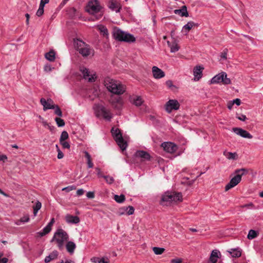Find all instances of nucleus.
Wrapping results in <instances>:
<instances>
[{"label":"nucleus","instance_id":"f257e3e1","mask_svg":"<svg viewBox=\"0 0 263 263\" xmlns=\"http://www.w3.org/2000/svg\"><path fill=\"white\" fill-rule=\"evenodd\" d=\"M104 84L108 91L118 96L123 94L126 91V87L120 82L106 77L104 80Z\"/></svg>","mask_w":263,"mask_h":263},{"label":"nucleus","instance_id":"f03ea898","mask_svg":"<svg viewBox=\"0 0 263 263\" xmlns=\"http://www.w3.org/2000/svg\"><path fill=\"white\" fill-rule=\"evenodd\" d=\"M112 34L113 37L116 40L120 42L132 43L136 41L135 37L133 35L122 31L117 27L113 28Z\"/></svg>","mask_w":263,"mask_h":263},{"label":"nucleus","instance_id":"7ed1b4c3","mask_svg":"<svg viewBox=\"0 0 263 263\" xmlns=\"http://www.w3.org/2000/svg\"><path fill=\"white\" fill-rule=\"evenodd\" d=\"M69 236L66 232L62 229H58L54 233L53 237L50 240L51 242L56 241L58 247L60 250H62L64 247V243L68 240Z\"/></svg>","mask_w":263,"mask_h":263},{"label":"nucleus","instance_id":"20e7f679","mask_svg":"<svg viewBox=\"0 0 263 263\" xmlns=\"http://www.w3.org/2000/svg\"><path fill=\"white\" fill-rule=\"evenodd\" d=\"M182 201V195L180 193L165 192L162 195L160 204L163 205H167L172 202Z\"/></svg>","mask_w":263,"mask_h":263},{"label":"nucleus","instance_id":"39448f33","mask_svg":"<svg viewBox=\"0 0 263 263\" xmlns=\"http://www.w3.org/2000/svg\"><path fill=\"white\" fill-rule=\"evenodd\" d=\"M111 133L122 151L125 150L127 146V144L126 142L124 140L122 135L119 129L112 127L111 129Z\"/></svg>","mask_w":263,"mask_h":263},{"label":"nucleus","instance_id":"423d86ee","mask_svg":"<svg viewBox=\"0 0 263 263\" xmlns=\"http://www.w3.org/2000/svg\"><path fill=\"white\" fill-rule=\"evenodd\" d=\"M96 112L97 117H102L108 121H110L113 117L110 110L102 105L96 106Z\"/></svg>","mask_w":263,"mask_h":263},{"label":"nucleus","instance_id":"0eeeda50","mask_svg":"<svg viewBox=\"0 0 263 263\" xmlns=\"http://www.w3.org/2000/svg\"><path fill=\"white\" fill-rule=\"evenodd\" d=\"M75 44L77 50L83 57H87L92 50L89 45L86 44L82 40H77L75 41Z\"/></svg>","mask_w":263,"mask_h":263},{"label":"nucleus","instance_id":"6e6552de","mask_svg":"<svg viewBox=\"0 0 263 263\" xmlns=\"http://www.w3.org/2000/svg\"><path fill=\"white\" fill-rule=\"evenodd\" d=\"M231 81L230 79L227 78V74L224 72H222L214 76L211 80V83L216 84L222 83L223 84H230Z\"/></svg>","mask_w":263,"mask_h":263},{"label":"nucleus","instance_id":"1a4fd4ad","mask_svg":"<svg viewBox=\"0 0 263 263\" xmlns=\"http://www.w3.org/2000/svg\"><path fill=\"white\" fill-rule=\"evenodd\" d=\"M102 7L100 6L98 0H93L89 2L87 7L86 11L92 14L101 12Z\"/></svg>","mask_w":263,"mask_h":263},{"label":"nucleus","instance_id":"9d476101","mask_svg":"<svg viewBox=\"0 0 263 263\" xmlns=\"http://www.w3.org/2000/svg\"><path fill=\"white\" fill-rule=\"evenodd\" d=\"M180 104L177 100L171 99L165 104V109L168 113H171L173 110H178L180 108Z\"/></svg>","mask_w":263,"mask_h":263},{"label":"nucleus","instance_id":"9b49d317","mask_svg":"<svg viewBox=\"0 0 263 263\" xmlns=\"http://www.w3.org/2000/svg\"><path fill=\"white\" fill-rule=\"evenodd\" d=\"M161 146L165 152L171 154L175 153L178 149L177 145L171 142H163Z\"/></svg>","mask_w":263,"mask_h":263},{"label":"nucleus","instance_id":"f8f14e48","mask_svg":"<svg viewBox=\"0 0 263 263\" xmlns=\"http://www.w3.org/2000/svg\"><path fill=\"white\" fill-rule=\"evenodd\" d=\"M81 71L83 74V78L85 80H87L89 82H95L97 79L96 73L95 72L91 73L89 69L86 68H83L81 69Z\"/></svg>","mask_w":263,"mask_h":263},{"label":"nucleus","instance_id":"ddd939ff","mask_svg":"<svg viewBox=\"0 0 263 263\" xmlns=\"http://www.w3.org/2000/svg\"><path fill=\"white\" fill-rule=\"evenodd\" d=\"M109 102L115 109L118 110L120 109L122 106V99L119 96H111L109 99Z\"/></svg>","mask_w":263,"mask_h":263},{"label":"nucleus","instance_id":"4468645a","mask_svg":"<svg viewBox=\"0 0 263 263\" xmlns=\"http://www.w3.org/2000/svg\"><path fill=\"white\" fill-rule=\"evenodd\" d=\"M241 180L240 175H236L232 178L230 182L226 185L225 191H228L231 188L237 185Z\"/></svg>","mask_w":263,"mask_h":263},{"label":"nucleus","instance_id":"2eb2a0df","mask_svg":"<svg viewBox=\"0 0 263 263\" xmlns=\"http://www.w3.org/2000/svg\"><path fill=\"white\" fill-rule=\"evenodd\" d=\"M232 131L236 134L245 138L252 139L253 138L252 135L248 132L240 127H234L232 128Z\"/></svg>","mask_w":263,"mask_h":263},{"label":"nucleus","instance_id":"dca6fc26","mask_svg":"<svg viewBox=\"0 0 263 263\" xmlns=\"http://www.w3.org/2000/svg\"><path fill=\"white\" fill-rule=\"evenodd\" d=\"M41 104L43 106V109L44 111L47 109H54L55 105L53 104V101L51 99L46 100L45 99L42 98L40 100Z\"/></svg>","mask_w":263,"mask_h":263},{"label":"nucleus","instance_id":"f3484780","mask_svg":"<svg viewBox=\"0 0 263 263\" xmlns=\"http://www.w3.org/2000/svg\"><path fill=\"white\" fill-rule=\"evenodd\" d=\"M204 68L201 66H196L193 69V74L194 76V80L198 81L201 78L202 76V70Z\"/></svg>","mask_w":263,"mask_h":263},{"label":"nucleus","instance_id":"a211bd4d","mask_svg":"<svg viewBox=\"0 0 263 263\" xmlns=\"http://www.w3.org/2000/svg\"><path fill=\"white\" fill-rule=\"evenodd\" d=\"M152 72L153 76L155 79H161L165 76V73L164 71L155 66L152 67Z\"/></svg>","mask_w":263,"mask_h":263},{"label":"nucleus","instance_id":"6ab92c4d","mask_svg":"<svg viewBox=\"0 0 263 263\" xmlns=\"http://www.w3.org/2000/svg\"><path fill=\"white\" fill-rule=\"evenodd\" d=\"M135 156L142 158L143 161L150 160L151 159L149 154L144 151H137L135 153Z\"/></svg>","mask_w":263,"mask_h":263},{"label":"nucleus","instance_id":"aec40b11","mask_svg":"<svg viewBox=\"0 0 263 263\" xmlns=\"http://www.w3.org/2000/svg\"><path fill=\"white\" fill-rule=\"evenodd\" d=\"M130 102L134 105L138 107L140 106L143 103V100L140 96H133L129 98Z\"/></svg>","mask_w":263,"mask_h":263},{"label":"nucleus","instance_id":"412c9836","mask_svg":"<svg viewBox=\"0 0 263 263\" xmlns=\"http://www.w3.org/2000/svg\"><path fill=\"white\" fill-rule=\"evenodd\" d=\"M219 255H220V252L217 250H214L212 251L209 258V263H216L218 258L219 257Z\"/></svg>","mask_w":263,"mask_h":263},{"label":"nucleus","instance_id":"4be33fe9","mask_svg":"<svg viewBox=\"0 0 263 263\" xmlns=\"http://www.w3.org/2000/svg\"><path fill=\"white\" fill-rule=\"evenodd\" d=\"M108 7L112 11L119 12L121 9V6L119 3L113 0H110L108 3Z\"/></svg>","mask_w":263,"mask_h":263},{"label":"nucleus","instance_id":"5701e85b","mask_svg":"<svg viewBox=\"0 0 263 263\" xmlns=\"http://www.w3.org/2000/svg\"><path fill=\"white\" fill-rule=\"evenodd\" d=\"M66 221L68 223L77 224L80 222V218L77 216L67 214L65 217Z\"/></svg>","mask_w":263,"mask_h":263},{"label":"nucleus","instance_id":"b1692460","mask_svg":"<svg viewBox=\"0 0 263 263\" xmlns=\"http://www.w3.org/2000/svg\"><path fill=\"white\" fill-rule=\"evenodd\" d=\"M174 13L176 14L179 15L181 17H187L189 16V13L187 11V7L185 5L182 6L180 9L175 10Z\"/></svg>","mask_w":263,"mask_h":263},{"label":"nucleus","instance_id":"393cba45","mask_svg":"<svg viewBox=\"0 0 263 263\" xmlns=\"http://www.w3.org/2000/svg\"><path fill=\"white\" fill-rule=\"evenodd\" d=\"M59 253L57 251L54 250L52 251L48 256H46L44 259L46 263L49 262L52 260L57 258Z\"/></svg>","mask_w":263,"mask_h":263},{"label":"nucleus","instance_id":"a878e982","mask_svg":"<svg viewBox=\"0 0 263 263\" xmlns=\"http://www.w3.org/2000/svg\"><path fill=\"white\" fill-rule=\"evenodd\" d=\"M170 48L171 52L172 53H175L179 50L180 47L178 45V41L176 39L173 38V40H172V44Z\"/></svg>","mask_w":263,"mask_h":263},{"label":"nucleus","instance_id":"bb28decb","mask_svg":"<svg viewBox=\"0 0 263 263\" xmlns=\"http://www.w3.org/2000/svg\"><path fill=\"white\" fill-rule=\"evenodd\" d=\"M76 248V244L72 241H68L66 245V250L70 254L73 253Z\"/></svg>","mask_w":263,"mask_h":263},{"label":"nucleus","instance_id":"cd10ccee","mask_svg":"<svg viewBox=\"0 0 263 263\" xmlns=\"http://www.w3.org/2000/svg\"><path fill=\"white\" fill-rule=\"evenodd\" d=\"M98 30L100 33L107 39L108 38L109 33L107 28L103 25H99L98 27Z\"/></svg>","mask_w":263,"mask_h":263},{"label":"nucleus","instance_id":"c85d7f7f","mask_svg":"<svg viewBox=\"0 0 263 263\" xmlns=\"http://www.w3.org/2000/svg\"><path fill=\"white\" fill-rule=\"evenodd\" d=\"M198 24L193 22H189L183 27V29L186 31V33L189 32V31L194 26H198Z\"/></svg>","mask_w":263,"mask_h":263},{"label":"nucleus","instance_id":"c756f323","mask_svg":"<svg viewBox=\"0 0 263 263\" xmlns=\"http://www.w3.org/2000/svg\"><path fill=\"white\" fill-rule=\"evenodd\" d=\"M55 53L53 50H50L48 52L45 54V58L50 62H53L55 60Z\"/></svg>","mask_w":263,"mask_h":263},{"label":"nucleus","instance_id":"7c9ffc66","mask_svg":"<svg viewBox=\"0 0 263 263\" xmlns=\"http://www.w3.org/2000/svg\"><path fill=\"white\" fill-rule=\"evenodd\" d=\"M228 252L231 255L232 257H239L241 255V251L238 249H232Z\"/></svg>","mask_w":263,"mask_h":263},{"label":"nucleus","instance_id":"2f4dec72","mask_svg":"<svg viewBox=\"0 0 263 263\" xmlns=\"http://www.w3.org/2000/svg\"><path fill=\"white\" fill-rule=\"evenodd\" d=\"M224 155L228 159L236 160L237 158V154L236 153L224 152Z\"/></svg>","mask_w":263,"mask_h":263},{"label":"nucleus","instance_id":"473e14b6","mask_svg":"<svg viewBox=\"0 0 263 263\" xmlns=\"http://www.w3.org/2000/svg\"><path fill=\"white\" fill-rule=\"evenodd\" d=\"M258 235V233L254 230H250L249 231V233H248V236H247V238L249 239H253L255 238H256Z\"/></svg>","mask_w":263,"mask_h":263},{"label":"nucleus","instance_id":"72a5a7b5","mask_svg":"<svg viewBox=\"0 0 263 263\" xmlns=\"http://www.w3.org/2000/svg\"><path fill=\"white\" fill-rule=\"evenodd\" d=\"M115 200L118 203H122L125 200V196L123 194L120 195H115L114 196Z\"/></svg>","mask_w":263,"mask_h":263},{"label":"nucleus","instance_id":"f704fd0d","mask_svg":"<svg viewBox=\"0 0 263 263\" xmlns=\"http://www.w3.org/2000/svg\"><path fill=\"white\" fill-rule=\"evenodd\" d=\"M51 230V228H49L47 226H46L42 231L38 232V234L40 236L43 237L45 235L48 234Z\"/></svg>","mask_w":263,"mask_h":263},{"label":"nucleus","instance_id":"c9c22d12","mask_svg":"<svg viewBox=\"0 0 263 263\" xmlns=\"http://www.w3.org/2000/svg\"><path fill=\"white\" fill-rule=\"evenodd\" d=\"M42 203L39 201H37L35 203V205L33 207V214L36 215L39 210L41 208Z\"/></svg>","mask_w":263,"mask_h":263},{"label":"nucleus","instance_id":"e433bc0d","mask_svg":"<svg viewBox=\"0 0 263 263\" xmlns=\"http://www.w3.org/2000/svg\"><path fill=\"white\" fill-rule=\"evenodd\" d=\"M153 250L156 254L161 255L164 252L165 249L163 248L155 247L153 248Z\"/></svg>","mask_w":263,"mask_h":263},{"label":"nucleus","instance_id":"4c0bfd02","mask_svg":"<svg viewBox=\"0 0 263 263\" xmlns=\"http://www.w3.org/2000/svg\"><path fill=\"white\" fill-rule=\"evenodd\" d=\"M68 138V134L66 131H63L62 132L60 138V142H62L63 141H65Z\"/></svg>","mask_w":263,"mask_h":263},{"label":"nucleus","instance_id":"58836bf2","mask_svg":"<svg viewBox=\"0 0 263 263\" xmlns=\"http://www.w3.org/2000/svg\"><path fill=\"white\" fill-rule=\"evenodd\" d=\"M55 121L57 123V125L59 127H63L65 125V122H64V120L60 118H58V117L55 118Z\"/></svg>","mask_w":263,"mask_h":263},{"label":"nucleus","instance_id":"ea45409f","mask_svg":"<svg viewBox=\"0 0 263 263\" xmlns=\"http://www.w3.org/2000/svg\"><path fill=\"white\" fill-rule=\"evenodd\" d=\"M102 177L104 178L106 182L108 184H112L114 181V179L112 177L109 176H102Z\"/></svg>","mask_w":263,"mask_h":263},{"label":"nucleus","instance_id":"a19ab883","mask_svg":"<svg viewBox=\"0 0 263 263\" xmlns=\"http://www.w3.org/2000/svg\"><path fill=\"white\" fill-rule=\"evenodd\" d=\"M54 114L58 115L59 117H62L63 116L62 112L60 109V108L58 105H55Z\"/></svg>","mask_w":263,"mask_h":263},{"label":"nucleus","instance_id":"79ce46f5","mask_svg":"<svg viewBox=\"0 0 263 263\" xmlns=\"http://www.w3.org/2000/svg\"><path fill=\"white\" fill-rule=\"evenodd\" d=\"M125 210H128L127 211V214L128 215H130L134 214L135 211V209L132 206H128L126 208V209Z\"/></svg>","mask_w":263,"mask_h":263},{"label":"nucleus","instance_id":"37998d69","mask_svg":"<svg viewBox=\"0 0 263 263\" xmlns=\"http://www.w3.org/2000/svg\"><path fill=\"white\" fill-rule=\"evenodd\" d=\"M76 189V187L73 185H70L65 187H64L62 189V191H64L66 192H69L71 191L74 190Z\"/></svg>","mask_w":263,"mask_h":263},{"label":"nucleus","instance_id":"c03bdc74","mask_svg":"<svg viewBox=\"0 0 263 263\" xmlns=\"http://www.w3.org/2000/svg\"><path fill=\"white\" fill-rule=\"evenodd\" d=\"M56 148H57V151L58 152L57 157L58 159H61L63 158L64 154L60 150L58 145H56Z\"/></svg>","mask_w":263,"mask_h":263},{"label":"nucleus","instance_id":"a18cd8bd","mask_svg":"<svg viewBox=\"0 0 263 263\" xmlns=\"http://www.w3.org/2000/svg\"><path fill=\"white\" fill-rule=\"evenodd\" d=\"M236 115V118L240 121H245L247 119L246 116L244 115H238V114H237Z\"/></svg>","mask_w":263,"mask_h":263},{"label":"nucleus","instance_id":"49530a36","mask_svg":"<svg viewBox=\"0 0 263 263\" xmlns=\"http://www.w3.org/2000/svg\"><path fill=\"white\" fill-rule=\"evenodd\" d=\"M60 144L62 145L64 148H69L70 144L68 142L63 141L62 142H60Z\"/></svg>","mask_w":263,"mask_h":263},{"label":"nucleus","instance_id":"de8ad7c7","mask_svg":"<svg viewBox=\"0 0 263 263\" xmlns=\"http://www.w3.org/2000/svg\"><path fill=\"white\" fill-rule=\"evenodd\" d=\"M228 51V49H225L223 51V52H221L220 57L222 59H227V55Z\"/></svg>","mask_w":263,"mask_h":263},{"label":"nucleus","instance_id":"09e8293b","mask_svg":"<svg viewBox=\"0 0 263 263\" xmlns=\"http://www.w3.org/2000/svg\"><path fill=\"white\" fill-rule=\"evenodd\" d=\"M101 258L98 257H95L91 258V261L95 263H100V260Z\"/></svg>","mask_w":263,"mask_h":263},{"label":"nucleus","instance_id":"8fccbe9b","mask_svg":"<svg viewBox=\"0 0 263 263\" xmlns=\"http://www.w3.org/2000/svg\"><path fill=\"white\" fill-rule=\"evenodd\" d=\"M171 263H182V260L179 258H174L171 260Z\"/></svg>","mask_w":263,"mask_h":263},{"label":"nucleus","instance_id":"3c124183","mask_svg":"<svg viewBox=\"0 0 263 263\" xmlns=\"http://www.w3.org/2000/svg\"><path fill=\"white\" fill-rule=\"evenodd\" d=\"M44 70L46 72H50L53 69L50 65L47 64L44 67Z\"/></svg>","mask_w":263,"mask_h":263},{"label":"nucleus","instance_id":"603ef678","mask_svg":"<svg viewBox=\"0 0 263 263\" xmlns=\"http://www.w3.org/2000/svg\"><path fill=\"white\" fill-rule=\"evenodd\" d=\"M86 196L88 198H93L95 197V194L92 192H88L86 194Z\"/></svg>","mask_w":263,"mask_h":263},{"label":"nucleus","instance_id":"864d4df0","mask_svg":"<svg viewBox=\"0 0 263 263\" xmlns=\"http://www.w3.org/2000/svg\"><path fill=\"white\" fill-rule=\"evenodd\" d=\"M241 174H240V175H239L241 177H242V176L247 174L249 172L247 168H241Z\"/></svg>","mask_w":263,"mask_h":263},{"label":"nucleus","instance_id":"5fc2aeb1","mask_svg":"<svg viewBox=\"0 0 263 263\" xmlns=\"http://www.w3.org/2000/svg\"><path fill=\"white\" fill-rule=\"evenodd\" d=\"M100 260V263H109V260L107 257H102Z\"/></svg>","mask_w":263,"mask_h":263},{"label":"nucleus","instance_id":"6e6d98bb","mask_svg":"<svg viewBox=\"0 0 263 263\" xmlns=\"http://www.w3.org/2000/svg\"><path fill=\"white\" fill-rule=\"evenodd\" d=\"M43 13H44V9H38V10L36 13V15L37 16H41L43 14Z\"/></svg>","mask_w":263,"mask_h":263},{"label":"nucleus","instance_id":"4d7b16f0","mask_svg":"<svg viewBox=\"0 0 263 263\" xmlns=\"http://www.w3.org/2000/svg\"><path fill=\"white\" fill-rule=\"evenodd\" d=\"M166 85L168 88H171L174 86L173 84V82L171 80H167L166 81Z\"/></svg>","mask_w":263,"mask_h":263},{"label":"nucleus","instance_id":"13d9d810","mask_svg":"<svg viewBox=\"0 0 263 263\" xmlns=\"http://www.w3.org/2000/svg\"><path fill=\"white\" fill-rule=\"evenodd\" d=\"M254 206V204L252 203V202H250L248 204H244L243 205L241 206V208H253Z\"/></svg>","mask_w":263,"mask_h":263},{"label":"nucleus","instance_id":"bf43d9fd","mask_svg":"<svg viewBox=\"0 0 263 263\" xmlns=\"http://www.w3.org/2000/svg\"><path fill=\"white\" fill-rule=\"evenodd\" d=\"M232 102H233V104H236L237 106L240 105V103H241V101H240V100L239 99H238V98H237V99H235L233 100L232 101Z\"/></svg>","mask_w":263,"mask_h":263},{"label":"nucleus","instance_id":"052dcab7","mask_svg":"<svg viewBox=\"0 0 263 263\" xmlns=\"http://www.w3.org/2000/svg\"><path fill=\"white\" fill-rule=\"evenodd\" d=\"M29 217L28 216H24L23 217L21 218V221L23 222H28L29 220Z\"/></svg>","mask_w":263,"mask_h":263},{"label":"nucleus","instance_id":"680f3d73","mask_svg":"<svg viewBox=\"0 0 263 263\" xmlns=\"http://www.w3.org/2000/svg\"><path fill=\"white\" fill-rule=\"evenodd\" d=\"M7 160V157L5 155H0V161H2L3 162L6 161Z\"/></svg>","mask_w":263,"mask_h":263},{"label":"nucleus","instance_id":"e2e57ef3","mask_svg":"<svg viewBox=\"0 0 263 263\" xmlns=\"http://www.w3.org/2000/svg\"><path fill=\"white\" fill-rule=\"evenodd\" d=\"M84 191L82 189H79L77 191V194L78 196H81L84 194Z\"/></svg>","mask_w":263,"mask_h":263},{"label":"nucleus","instance_id":"0e129e2a","mask_svg":"<svg viewBox=\"0 0 263 263\" xmlns=\"http://www.w3.org/2000/svg\"><path fill=\"white\" fill-rule=\"evenodd\" d=\"M85 157L87 159V161L91 160V156L90 154L86 151L85 152Z\"/></svg>","mask_w":263,"mask_h":263},{"label":"nucleus","instance_id":"69168bd1","mask_svg":"<svg viewBox=\"0 0 263 263\" xmlns=\"http://www.w3.org/2000/svg\"><path fill=\"white\" fill-rule=\"evenodd\" d=\"M49 2V0H41L40 5H43L44 7L46 4H48Z\"/></svg>","mask_w":263,"mask_h":263},{"label":"nucleus","instance_id":"338daca9","mask_svg":"<svg viewBox=\"0 0 263 263\" xmlns=\"http://www.w3.org/2000/svg\"><path fill=\"white\" fill-rule=\"evenodd\" d=\"M234 104L233 103L232 101H229L228 103V108L231 110L232 107H233V106Z\"/></svg>","mask_w":263,"mask_h":263},{"label":"nucleus","instance_id":"774afa93","mask_svg":"<svg viewBox=\"0 0 263 263\" xmlns=\"http://www.w3.org/2000/svg\"><path fill=\"white\" fill-rule=\"evenodd\" d=\"M60 263H74V261H72L70 259H67L65 261L63 260H62Z\"/></svg>","mask_w":263,"mask_h":263}]
</instances>
